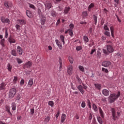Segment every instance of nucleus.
<instances>
[{
	"mask_svg": "<svg viewBox=\"0 0 124 124\" xmlns=\"http://www.w3.org/2000/svg\"><path fill=\"white\" fill-rule=\"evenodd\" d=\"M120 95H121L120 92H118L117 94H111L108 97V100L110 101V103H113V102H115V100L117 99L118 98L120 97Z\"/></svg>",
	"mask_w": 124,
	"mask_h": 124,
	"instance_id": "obj_1",
	"label": "nucleus"
},
{
	"mask_svg": "<svg viewBox=\"0 0 124 124\" xmlns=\"http://www.w3.org/2000/svg\"><path fill=\"white\" fill-rule=\"evenodd\" d=\"M111 113H112V119L114 120V121H116V120L119 119V118H120L121 112L119 111L116 112V111H115V108H111Z\"/></svg>",
	"mask_w": 124,
	"mask_h": 124,
	"instance_id": "obj_2",
	"label": "nucleus"
},
{
	"mask_svg": "<svg viewBox=\"0 0 124 124\" xmlns=\"http://www.w3.org/2000/svg\"><path fill=\"white\" fill-rule=\"evenodd\" d=\"M107 50L105 49H103V53L106 55H108L109 53H113L114 52V47L112 46L108 45L107 46Z\"/></svg>",
	"mask_w": 124,
	"mask_h": 124,
	"instance_id": "obj_3",
	"label": "nucleus"
},
{
	"mask_svg": "<svg viewBox=\"0 0 124 124\" xmlns=\"http://www.w3.org/2000/svg\"><path fill=\"white\" fill-rule=\"evenodd\" d=\"M15 94H16V89L14 88L10 89L8 93L9 98H13Z\"/></svg>",
	"mask_w": 124,
	"mask_h": 124,
	"instance_id": "obj_4",
	"label": "nucleus"
},
{
	"mask_svg": "<svg viewBox=\"0 0 124 124\" xmlns=\"http://www.w3.org/2000/svg\"><path fill=\"white\" fill-rule=\"evenodd\" d=\"M73 72V66L72 64H70L67 67V73L69 75H72Z\"/></svg>",
	"mask_w": 124,
	"mask_h": 124,
	"instance_id": "obj_5",
	"label": "nucleus"
},
{
	"mask_svg": "<svg viewBox=\"0 0 124 124\" xmlns=\"http://www.w3.org/2000/svg\"><path fill=\"white\" fill-rule=\"evenodd\" d=\"M46 9H50L52 8V3L49 1H46L44 3Z\"/></svg>",
	"mask_w": 124,
	"mask_h": 124,
	"instance_id": "obj_6",
	"label": "nucleus"
},
{
	"mask_svg": "<svg viewBox=\"0 0 124 124\" xmlns=\"http://www.w3.org/2000/svg\"><path fill=\"white\" fill-rule=\"evenodd\" d=\"M111 64L112 63L110 61H104L102 63V66L105 67H109Z\"/></svg>",
	"mask_w": 124,
	"mask_h": 124,
	"instance_id": "obj_7",
	"label": "nucleus"
},
{
	"mask_svg": "<svg viewBox=\"0 0 124 124\" xmlns=\"http://www.w3.org/2000/svg\"><path fill=\"white\" fill-rule=\"evenodd\" d=\"M4 5L7 8H9L12 6V2L10 1H5L4 2Z\"/></svg>",
	"mask_w": 124,
	"mask_h": 124,
	"instance_id": "obj_8",
	"label": "nucleus"
},
{
	"mask_svg": "<svg viewBox=\"0 0 124 124\" xmlns=\"http://www.w3.org/2000/svg\"><path fill=\"white\" fill-rule=\"evenodd\" d=\"M41 25H42L43 26L45 25V23L46 22V17H45V16H44V15H42L41 16Z\"/></svg>",
	"mask_w": 124,
	"mask_h": 124,
	"instance_id": "obj_9",
	"label": "nucleus"
},
{
	"mask_svg": "<svg viewBox=\"0 0 124 124\" xmlns=\"http://www.w3.org/2000/svg\"><path fill=\"white\" fill-rule=\"evenodd\" d=\"M102 93L105 96H109V94H110V92L107 89L103 90L102 91Z\"/></svg>",
	"mask_w": 124,
	"mask_h": 124,
	"instance_id": "obj_10",
	"label": "nucleus"
},
{
	"mask_svg": "<svg viewBox=\"0 0 124 124\" xmlns=\"http://www.w3.org/2000/svg\"><path fill=\"white\" fill-rule=\"evenodd\" d=\"M17 53L19 55V56H22L23 55V49L20 46H17L16 48Z\"/></svg>",
	"mask_w": 124,
	"mask_h": 124,
	"instance_id": "obj_11",
	"label": "nucleus"
},
{
	"mask_svg": "<svg viewBox=\"0 0 124 124\" xmlns=\"http://www.w3.org/2000/svg\"><path fill=\"white\" fill-rule=\"evenodd\" d=\"M8 41L10 44H12V43H16V40H15V39H14V38L12 36H10L8 39Z\"/></svg>",
	"mask_w": 124,
	"mask_h": 124,
	"instance_id": "obj_12",
	"label": "nucleus"
},
{
	"mask_svg": "<svg viewBox=\"0 0 124 124\" xmlns=\"http://www.w3.org/2000/svg\"><path fill=\"white\" fill-rule=\"evenodd\" d=\"M55 42L56 44V45L59 47V49L60 50H62V43L59 41V40L57 39L55 40Z\"/></svg>",
	"mask_w": 124,
	"mask_h": 124,
	"instance_id": "obj_13",
	"label": "nucleus"
},
{
	"mask_svg": "<svg viewBox=\"0 0 124 124\" xmlns=\"http://www.w3.org/2000/svg\"><path fill=\"white\" fill-rule=\"evenodd\" d=\"M32 65V63L31 61H29L24 64V67L26 68H30Z\"/></svg>",
	"mask_w": 124,
	"mask_h": 124,
	"instance_id": "obj_14",
	"label": "nucleus"
},
{
	"mask_svg": "<svg viewBox=\"0 0 124 124\" xmlns=\"http://www.w3.org/2000/svg\"><path fill=\"white\" fill-rule=\"evenodd\" d=\"M80 93H82V94H84V88L81 85H78L77 87Z\"/></svg>",
	"mask_w": 124,
	"mask_h": 124,
	"instance_id": "obj_15",
	"label": "nucleus"
},
{
	"mask_svg": "<svg viewBox=\"0 0 124 124\" xmlns=\"http://www.w3.org/2000/svg\"><path fill=\"white\" fill-rule=\"evenodd\" d=\"M32 85H33V79L31 78L28 81L27 86L28 88H31Z\"/></svg>",
	"mask_w": 124,
	"mask_h": 124,
	"instance_id": "obj_16",
	"label": "nucleus"
},
{
	"mask_svg": "<svg viewBox=\"0 0 124 124\" xmlns=\"http://www.w3.org/2000/svg\"><path fill=\"white\" fill-rule=\"evenodd\" d=\"M17 23L20 26H23L26 24V21L23 19H18L17 20Z\"/></svg>",
	"mask_w": 124,
	"mask_h": 124,
	"instance_id": "obj_17",
	"label": "nucleus"
},
{
	"mask_svg": "<svg viewBox=\"0 0 124 124\" xmlns=\"http://www.w3.org/2000/svg\"><path fill=\"white\" fill-rule=\"evenodd\" d=\"M65 119H66V115L65 114L63 113L61 116V122L63 123H64V121H65Z\"/></svg>",
	"mask_w": 124,
	"mask_h": 124,
	"instance_id": "obj_18",
	"label": "nucleus"
},
{
	"mask_svg": "<svg viewBox=\"0 0 124 124\" xmlns=\"http://www.w3.org/2000/svg\"><path fill=\"white\" fill-rule=\"evenodd\" d=\"M1 21L2 23H9L10 22L8 18H5L4 17H1Z\"/></svg>",
	"mask_w": 124,
	"mask_h": 124,
	"instance_id": "obj_19",
	"label": "nucleus"
},
{
	"mask_svg": "<svg viewBox=\"0 0 124 124\" xmlns=\"http://www.w3.org/2000/svg\"><path fill=\"white\" fill-rule=\"evenodd\" d=\"M81 16L83 19H86L88 17V12L87 11L83 12Z\"/></svg>",
	"mask_w": 124,
	"mask_h": 124,
	"instance_id": "obj_20",
	"label": "nucleus"
},
{
	"mask_svg": "<svg viewBox=\"0 0 124 124\" xmlns=\"http://www.w3.org/2000/svg\"><path fill=\"white\" fill-rule=\"evenodd\" d=\"M5 108L7 112H8V114L9 115H11V116H12V113H11V112H10V107H9V106L6 105Z\"/></svg>",
	"mask_w": 124,
	"mask_h": 124,
	"instance_id": "obj_21",
	"label": "nucleus"
},
{
	"mask_svg": "<svg viewBox=\"0 0 124 124\" xmlns=\"http://www.w3.org/2000/svg\"><path fill=\"white\" fill-rule=\"evenodd\" d=\"M110 27V32L111 33V36L112 37H114V26L111 25L109 26Z\"/></svg>",
	"mask_w": 124,
	"mask_h": 124,
	"instance_id": "obj_22",
	"label": "nucleus"
},
{
	"mask_svg": "<svg viewBox=\"0 0 124 124\" xmlns=\"http://www.w3.org/2000/svg\"><path fill=\"white\" fill-rule=\"evenodd\" d=\"M11 54L12 56H14L15 57H17V52L16 51V50L13 49L11 51Z\"/></svg>",
	"mask_w": 124,
	"mask_h": 124,
	"instance_id": "obj_23",
	"label": "nucleus"
},
{
	"mask_svg": "<svg viewBox=\"0 0 124 124\" xmlns=\"http://www.w3.org/2000/svg\"><path fill=\"white\" fill-rule=\"evenodd\" d=\"M93 7H94V3H92L88 7V11H91V10H92V9L93 8Z\"/></svg>",
	"mask_w": 124,
	"mask_h": 124,
	"instance_id": "obj_24",
	"label": "nucleus"
},
{
	"mask_svg": "<svg viewBox=\"0 0 124 124\" xmlns=\"http://www.w3.org/2000/svg\"><path fill=\"white\" fill-rule=\"evenodd\" d=\"M2 90H5V85H4V83L0 84V91H2Z\"/></svg>",
	"mask_w": 124,
	"mask_h": 124,
	"instance_id": "obj_25",
	"label": "nucleus"
},
{
	"mask_svg": "<svg viewBox=\"0 0 124 124\" xmlns=\"http://www.w3.org/2000/svg\"><path fill=\"white\" fill-rule=\"evenodd\" d=\"M70 10V7H65L64 10V14H67L68 13V12Z\"/></svg>",
	"mask_w": 124,
	"mask_h": 124,
	"instance_id": "obj_26",
	"label": "nucleus"
},
{
	"mask_svg": "<svg viewBox=\"0 0 124 124\" xmlns=\"http://www.w3.org/2000/svg\"><path fill=\"white\" fill-rule=\"evenodd\" d=\"M26 14L29 18L32 16V14H31V13L30 11H26Z\"/></svg>",
	"mask_w": 124,
	"mask_h": 124,
	"instance_id": "obj_27",
	"label": "nucleus"
},
{
	"mask_svg": "<svg viewBox=\"0 0 124 124\" xmlns=\"http://www.w3.org/2000/svg\"><path fill=\"white\" fill-rule=\"evenodd\" d=\"M51 119V116L49 115H48L45 119V122L47 124V123H48L49 122L50 119Z\"/></svg>",
	"mask_w": 124,
	"mask_h": 124,
	"instance_id": "obj_28",
	"label": "nucleus"
},
{
	"mask_svg": "<svg viewBox=\"0 0 124 124\" xmlns=\"http://www.w3.org/2000/svg\"><path fill=\"white\" fill-rule=\"evenodd\" d=\"M99 111L101 117H102V118H104V112H103V111L102 110V109H101L100 108H99Z\"/></svg>",
	"mask_w": 124,
	"mask_h": 124,
	"instance_id": "obj_29",
	"label": "nucleus"
},
{
	"mask_svg": "<svg viewBox=\"0 0 124 124\" xmlns=\"http://www.w3.org/2000/svg\"><path fill=\"white\" fill-rule=\"evenodd\" d=\"M60 39L63 43V45H64V44H65V42L64 41V36H63L62 35H60Z\"/></svg>",
	"mask_w": 124,
	"mask_h": 124,
	"instance_id": "obj_30",
	"label": "nucleus"
},
{
	"mask_svg": "<svg viewBox=\"0 0 124 124\" xmlns=\"http://www.w3.org/2000/svg\"><path fill=\"white\" fill-rule=\"evenodd\" d=\"M15 28L16 29V31L19 32L21 31V26L19 24H17L15 26Z\"/></svg>",
	"mask_w": 124,
	"mask_h": 124,
	"instance_id": "obj_31",
	"label": "nucleus"
},
{
	"mask_svg": "<svg viewBox=\"0 0 124 124\" xmlns=\"http://www.w3.org/2000/svg\"><path fill=\"white\" fill-rule=\"evenodd\" d=\"M97 121L100 124H103V121H102V119L101 118V117L99 116L97 117Z\"/></svg>",
	"mask_w": 124,
	"mask_h": 124,
	"instance_id": "obj_32",
	"label": "nucleus"
},
{
	"mask_svg": "<svg viewBox=\"0 0 124 124\" xmlns=\"http://www.w3.org/2000/svg\"><path fill=\"white\" fill-rule=\"evenodd\" d=\"M83 40H84V42L87 43L89 42V38H88V36H84L83 37Z\"/></svg>",
	"mask_w": 124,
	"mask_h": 124,
	"instance_id": "obj_33",
	"label": "nucleus"
},
{
	"mask_svg": "<svg viewBox=\"0 0 124 124\" xmlns=\"http://www.w3.org/2000/svg\"><path fill=\"white\" fill-rule=\"evenodd\" d=\"M92 107H93V109L95 112H96V111L98 110V109L97 108V107L94 104H93Z\"/></svg>",
	"mask_w": 124,
	"mask_h": 124,
	"instance_id": "obj_34",
	"label": "nucleus"
},
{
	"mask_svg": "<svg viewBox=\"0 0 124 124\" xmlns=\"http://www.w3.org/2000/svg\"><path fill=\"white\" fill-rule=\"evenodd\" d=\"M12 110H13V111L16 110V104H15V103H12Z\"/></svg>",
	"mask_w": 124,
	"mask_h": 124,
	"instance_id": "obj_35",
	"label": "nucleus"
},
{
	"mask_svg": "<svg viewBox=\"0 0 124 124\" xmlns=\"http://www.w3.org/2000/svg\"><path fill=\"white\" fill-rule=\"evenodd\" d=\"M94 86L98 90H100V89H101V85L99 84H95Z\"/></svg>",
	"mask_w": 124,
	"mask_h": 124,
	"instance_id": "obj_36",
	"label": "nucleus"
},
{
	"mask_svg": "<svg viewBox=\"0 0 124 124\" xmlns=\"http://www.w3.org/2000/svg\"><path fill=\"white\" fill-rule=\"evenodd\" d=\"M59 63L60 69H61L62 67V58H59Z\"/></svg>",
	"mask_w": 124,
	"mask_h": 124,
	"instance_id": "obj_37",
	"label": "nucleus"
},
{
	"mask_svg": "<svg viewBox=\"0 0 124 124\" xmlns=\"http://www.w3.org/2000/svg\"><path fill=\"white\" fill-rule=\"evenodd\" d=\"M93 19L95 22V25H96V23H97V16H96L94 15L93 16Z\"/></svg>",
	"mask_w": 124,
	"mask_h": 124,
	"instance_id": "obj_38",
	"label": "nucleus"
},
{
	"mask_svg": "<svg viewBox=\"0 0 124 124\" xmlns=\"http://www.w3.org/2000/svg\"><path fill=\"white\" fill-rule=\"evenodd\" d=\"M74 60L73 59V57L71 56L69 57V61L70 62V63H73V61Z\"/></svg>",
	"mask_w": 124,
	"mask_h": 124,
	"instance_id": "obj_39",
	"label": "nucleus"
},
{
	"mask_svg": "<svg viewBox=\"0 0 124 124\" xmlns=\"http://www.w3.org/2000/svg\"><path fill=\"white\" fill-rule=\"evenodd\" d=\"M78 69L80 71H82V72H84L85 71V70L84 69V67L83 66L79 65L78 66Z\"/></svg>",
	"mask_w": 124,
	"mask_h": 124,
	"instance_id": "obj_40",
	"label": "nucleus"
},
{
	"mask_svg": "<svg viewBox=\"0 0 124 124\" xmlns=\"http://www.w3.org/2000/svg\"><path fill=\"white\" fill-rule=\"evenodd\" d=\"M7 67H8V70L9 71H10V72H11V69H12V66H11L10 64L8 63L7 65Z\"/></svg>",
	"mask_w": 124,
	"mask_h": 124,
	"instance_id": "obj_41",
	"label": "nucleus"
},
{
	"mask_svg": "<svg viewBox=\"0 0 124 124\" xmlns=\"http://www.w3.org/2000/svg\"><path fill=\"white\" fill-rule=\"evenodd\" d=\"M104 34H105V35H107V36H108V37L111 36V34L109 31H105Z\"/></svg>",
	"mask_w": 124,
	"mask_h": 124,
	"instance_id": "obj_42",
	"label": "nucleus"
},
{
	"mask_svg": "<svg viewBox=\"0 0 124 124\" xmlns=\"http://www.w3.org/2000/svg\"><path fill=\"white\" fill-rule=\"evenodd\" d=\"M68 31H69L70 35L71 36V37H72V36H73L74 35L73 31H72V29H69Z\"/></svg>",
	"mask_w": 124,
	"mask_h": 124,
	"instance_id": "obj_43",
	"label": "nucleus"
},
{
	"mask_svg": "<svg viewBox=\"0 0 124 124\" xmlns=\"http://www.w3.org/2000/svg\"><path fill=\"white\" fill-rule=\"evenodd\" d=\"M17 81H18V77H14V78L13 79V83L14 84H16V83H17Z\"/></svg>",
	"mask_w": 124,
	"mask_h": 124,
	"instance_id": "obj_44",
	"label": "nucleus"
},
{
	"mask_svg": "<svg viewBox=\"0 0 124 124\" xmlns=\"http://www.w3.org/2000/svg\"><path fill=\"white\" fill-rule=\"evenodd\" d=\"M48 105H49V106H51V107H53L54 106V102H53V101H49Z\"/></svg>",
	"mask_w": 124,
	"mask_h": 124,
	"instance_id": "obj_45",
	"label": "nucleus"
},
{
	"mask_svg": "<svg viewBox=\"0 0 124 124\" xmlns=\"http://www.w3.org/2000/svg\"><path fill=\"white\" fill-rule=\"evenodd\" d=\"M102 70L103 72H105V73H108L109 72V71H108V69H106L105 68H102Z\"/></svg>",
	"mask_w": 124,
	"mask_h": 124,
	"instance_id": "obj_46",
	"label": "nucleus"
},
{
	"mask_svg": "<svg viewBox=\"0 0 124 124\" xmlns=\"http://www.w3.org/2000/svg\"><path fill=\"white\" fill-rule=\"evenodd\" d=\"M16 61L19 64L22 63V62H23V61H22V60L19 58H16Z\"/></svg>",
	"mask_w": 124,
	"mask_h": 124,
	"instance_id": "obj_47",
	"label": "nucleus"
},
{
	"mask_svg": "<svg viewBox=\"0 0 124 124\" xmlns=\"http://www.w3.org/2000/svg\"><path fill=\"white\" fill-rule=\"evenodd\" d=\"M87 104L88 105L89 108L92 109V106L91 105V101L90 100H87Z\"/></svg>",
	"mask_w": 124,
	"mask_h": 124,
	"instance_id": "obj_48",
	"label": "nucleus"
},
{
	"mask_svg": "<svg viewBox=\"0 0 124 124\" xmlns=\"http://www.w3.org/2000/svg\"><path fill=\"white\" fill-rule=\"evenodd\" d=\"M4 41H5L4 39H3L0 41V44L2 47H4Z\"/></svg>",
	"mask_w": 124,
	"mask_h": 124,
	"instance_id": "obj_49",
	"label": "nucleus"
},
{
	"mask_svg": "<svg viewBox=\"0 0 124 124\" xmlns=\"http://www.w3.org/2000/svg\"><path fill=\"white\" fill-rule=\"evenodd\" d=\"M104 30H105V31H110V30L109 29L108 27H107V25H104Z\"/></svg>",
	"mask_w": 124,
	"mask_h": 124,
	"instance_id": "obj_50",
	"label": "nucleus"
},
{
	"mask_svg": "<svg viewBox=\"0 0 124 124\" xmlns=\"http://www.w3.org/2000/svg\"><path fill=\"white\" fill-rule=\"evenodd\" d=\"M38 14L40 16V17L42 16V12H41V10L40 9H38Z\"/></svg>",
	"mask_w": 124,
	"mask_h": 124,
	"instance_id": "obj_51",
	"label": "nucleus"
},
{
	"mask_svg": "<svg viewBox=\"0 0 124 124\" xmlns=\"http://www.w3.org/2000/svg\"><path fill=\"white\" fill-rule=\"evenodd\" d=\"M77 51H80V50H82V46H77L76 48Z\"/></svg>",
	"mask_w": 124,
	"mask_h": 124,
	"instance_id": "obj_52",
	"label": "nucleus"
},
{
	"mask_svg": "<svg viewBox=\"0 0 124 124\" xmlns=\"http://www.w3.org/2000/svg\"><path fill=\"white\" fill-rule=\"evenodd\" d=\"M21 95H17V97L16 98V101H20V100H21Z\"/></svg>",
	"mask_w": 124,
	"mask_h": 124,
	"instance_id": "obj_53",
	"label": "nucleus"
},
{
	"mask_svg": "<svg viewBox=\"0 0 124 124\" xmlns=\"http://www.w3.org/2000/svg\"><path fill=\"white\" fill-rule=\"evenodd\" d=\"M5 38H7L8 37V32L7 31V29L5 30Z\"/></svg>",
	"mask_w": 124,
	"mask_h": 124,
	"instance_id": "obj_54",
	"label": "nucleus"
},
{
	"mask_svg": "<svg viewBox=\"0 0 124 124\" xmlns=\"http://www.w3.org/2000/svg\"><path fill=\"white\" fill-rule=\"evenodd\" d=\"M81 106L82 108H85V107H86V103H85V102L83 101L81 103Z\"/></svg>",
	"mask_w": 124,
	"mask_h": 124,
	"instance_id": "obj_55",
	"label": "nucleus"
},
{
	"mask_svg": "<svg viewBox=\"0 0 124 124\" xmlns=\"http://www.w3.org/2000/svg\"><path fill=\"white\" fill-rule=\"evenodd\" d=\"M92 119H93V115L92 114V113H90L89 115L88 120L89 121H92Z\"/></svg>",
	"mask_w": 124,
	"mask_h": 124,
	"instance_id": "obj_56",
	"label": "nucleus"
},
{
	"mask_svg": "<svg viewBox=\"0 0 124 124\" xmlns=\"http://www.w3.org/2000/svg\"><path fill=\"white\" fill-rule=\"evenodd\" d=\"M24 84H25V80H24V79L22 78L21 81H20V85L21 86H23V85H24Z\"/></svg>",
	"mask_w": 124,
	"mask_h": 124,
	"instance_id": "obj_57",
	"label": "nucleus"
},
{
	"mask_svg": "<svg viewBox=\"0 0 124 124\" xmlns=\"http://www.w3.org/2000/svg\"><path fill=\"white\" fill-rule=\"evenodd\" d=\"M69 27H70V30H73L74 28V25L73 24H70L69 25Z\"/></svg>",
	"mask_w": 124,
	"mask_h": 124,
	"instance_id": "obj_58",
	"label": "nucleus"
},
{
	"mask_svg": "<svg viewBox=\"0 0 124 124\" xmlns=\"http://www.w3.org/2000/svg\"><path fill=\"white\" fill-rule=\"evenodd\" d=\"M51 15L53 17H56V16H57V15L56 14V12L52 11L51 12Z\"/></svg>",
	"mask_w": 124,
	"mask_h": 124,
	"instance_id": "obj_59",
	"label": "nucleus"
},
{
	"mask_svg": "<svg viewBox=\"0 0 124 124\" xmlns=\"http://www.w3.org/2000/svg\"><path fill=\"white\" fill-rule=\"evenodd\" d=\"M92 33H93V28H90L89 30L88 33L89 34H92Z\"/></svg>",
	"mask_w": 124,
	"mask_h": 124,
	"instance_id": "obj_60",
	"label": "nucleus"
},
{
	"mask_svg": "<svg viewBox=\"0 0 124 124\" xmlns=\"http://www.w3.org/2000/svg\"><path fill=\"white\" fill-rule=\"evenodd\" d=\"M29 6L30 8H32V9H35V6H34L33 5L29 3Z\"/></svg>",
	"mask_w": 124,
	"mask_h": 124,
	"instance_id": "obj_61",
	"label": "nucleus"
},
{
	"mask_svg": "<svg viewBox=\"0 0 124 124\" xmlns=\"http://www.w3.org/2000/svg\"><path fill=\"white\" fill-rule=\"evenodd\" d=\"M77 79H78V82L79 84H81L82 83V80H81V78L77 77Z\"/></svg>",
	"mask_w": 124,
	"mask_h": 124,
	"instance_id": "obj_62",
	"label": "nucleus"
},
{
	"mask_svg": "<svg viewBox=\"0 0 124 124\" xmlns=\"http://www.w3.org/2000/svg\"><path fill=\"white\" fill-rule=\"evenodd\" d=\"M31 115H33V114H34V109L31 108Z\"/></svg>",
	"mask_w": 124,
	"mask_h": 124,
	"instance_id": "obj_63",
	"label": "nucleus"
},
{
	"mask_svg": "<svg viewBox=\"0 0 124 124\" xmlns=\"http://www.w3.org/2000/svg\"><path fill=\"white\" fill-rule=\"evenodd\" d=\"M82 86H83V89H84V90H86L87 89H88V86H87L86 85H85V84L82 83Z\"/></svg>",
	"mask_w": 124,
	"mask_h": 124,
	"instance_id": "obj_64",
	"label": "nucleus"
}]
</instances>
